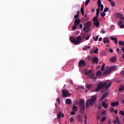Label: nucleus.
<instances>
[{"label":"nucleus","mask_w":124,"mask_h":124,"mask_svg":"<svg viewBox=\"0 0 124 124\" xmlns=\"http://www.w3.org/2000/svg\"><path fill=\"white\" fill-rule=\"evenodd\" d=\"M98 9H96V16L93 18L94 26L96 28L99 27V20H98V16H99V12H100V6L101 5V0H98L97 1Z\"/></svg>","instance_id":"f257e3e1"},{"label":"nucleus","mask_w":124,"mask_h":124,"mask_svg":"<svg viewBox=\"0 0 124 124\" xmlns=\"http://www.w3.org/2000/svg\"><path fill=\"white\" fill-rule=\"evenodd\" d=\"M111 85H112V82H110L108 84L106 83V82H100L97 85V87L95 89V92H100L101 89H103V88H105L106 90L109 88V87H111Z\"/></svg>","instance_id":"f03ea898"},{"label":"nucleus","mask_w":124,"mask_h":124,"mask_svg":"<svg viewBox=\"0 0 124 124\" xmlns=\"http://www.w3.org/2000/svg\"><path fill=\"white\" fill-rule=\"evenodd\" d=\"M96 98H97V97L96 95H94L93 96H92L90 99L87 100L86 102L87 108H89V106H93V105L95 103Z\"/></svg>","instance_id":"7ed1b4c3"},{"label":"nucleus","mask_w":124,"mask_h":124,"mask_svg":"<svg viewBox=\"0 0 124 124\" xmlns=\"http://www.w3.org/2000/svg\"><path fill=\"white\" fill-rule=\"evenodd\" d=\"M82 40V38H81L80 36H78L76 37H73L71 39V42L74 44L75 45H78L80 44L81 43V41Z\"/></svg>","instance_id":"20e7f679"},{"label":"nucleus","mask_w":124,"mask_h":124,"mask_svg":"<svg viewBox=\"0 0 124 124\" xmlns=\"http://www.w3.org/2000/svg\"><path fill=\"white\" fill-rule=\"evenodd\" d=\"M106 70L104 72V74H109L111 71H115L117 69L116 66H111L110 67L107 66L105 68Z\"/></svg>","instance_id":"39448f33"},{"label":"nucleus","mask_w":124,"mask_h":124,"mask_svg":"<svg viewBox=\"0 0 124 124\" xmlns=\"http://www.w3.org/2000/svg\"><path fill=\"white\" fill-rule=\"evenodd\" d=\"M80 113L84 114L85 113V101L84 100H81L79 102Z\"/></svg>","instance_id":"423d86ee"},{"label":"nucleus","mask_w":124,"mask_h":124,"mask_svg":"<svg viewBox=\"0 0 124 124\" xmlns=\"http://www.w3.org/2000/svg\"><path fill=\"white\" fill-rule=\"evenodd\" d=\"M92 70H90L88 71V70L87 69H84V75H87L88 76H89V78L91 79H93V76H94V75L93 73H92Z\"/></svg>","instance_id":"0eeeda50"},{"label":"nucleus","mask_w":124,"mask_h":124,"mask_svg":"<svg viewBox=\"0 0 124 124\" xmlns=\"http://www.w3.org/2000/svg\"><path fill=\"white\" fill-rule=\"evenodd\" d=\"M62 97H68V96H70L71 94L68 92V90H67L66 89H63L62 91Z\"/></svg>","instance_id":"6e6552de"},{"label":"nucleus","mask_w":124,"mask_h":124,"mask_svg":"<svg viewBox=\"0 0 124 124\" xmlns=\"http://www.w3.org/2000/svg\"><path fill=\"white\" fill-rule=\"evenodd\" d=\"M124 18H120L118 21V25L120 29H124Z\"/></svg>","instance_id":"1a4fd4ad"},{"label":"nucleus","mask_w":124,"mask_h":124,"mask_svg":"<svg viewBox=\"0 0 124 124\" xmlns=\"http://www.w3.org/2000/svg\"><path fill=\"white\" fill-rule=\"evenodd\" d=\"M77 121H78L79 123H83L84 119H83V116L80 114H78L77 116Z\"/></svg>","instance_id":"9d476101"},{"label":"nucleus","mask_w":124,"mask_h":124,"mask_svg":"<svg viewBox=\"0 0 124 124\" xmlns=\"http://www.w3.org/2000/svg\"><path fill=\"white\" fill-rule=\"evenodd\" d=\"M79 67H82V66H86V63L84 60H80L78 62Z\"/></svg>","instance_id":"9b49d317"},{"label":"nucleus","mask_w":124,"mask_h":124,"mask_svg":"<svg viewBox=\"0 0 124 124\" xmlns=\"http://www.w3.org/2000/svg\"><path fill=\"white\" fill-rule=\"evenodd\" d=\"M109 94L108 93V92H105L104 93L103 95H102L100 99V101H102L103 100L104 98H106L107 97V96Z\"/></svg>","instance_id":"f8f14e48"},{"label":"nucleus","mask_w":124,"mask_h":124,"mask_svg":"<svg viewBox=\"0 0 124 124\" xmlns=\"http://www.w3.org/2000/svg\"><path fill=\"white\" fill-rule=\"evenodd\" d=\"M92 62H93L94 63H96V64H97V63H98V62H99V60H98V57L93 58Z\"/></svg>","instance_id":"ddd939ff"},{"label":"nucleus","mask_w":124,"mask_h":124,"mask_svg":"<svg viewBox=\"0 0 124 124\" xmlns=\"http://www.w3.org/2000/svg\"><path fill=\"white\" fill-rule=\"evenodd\" d=\"M110 39L113 41H114L115 45H118V39H117V38H114L112 36H110Z\"/></svg>","instance_id":"4468645a"},{"label":"nucleus","mask_w":124,"mask_h":124,"mask_svg":"<svg viewBox=\"0 0 124 124\" xmlns=\"http://www.w3.org/2000/svg\"><path fill=\"white\" fill-rule=\"evenodd\" d=\"M81 22V20H80V19H76L74 21V24L78 26V25H79V24H80V23Z\"/></svg>","instance_id":"2eb2a0df"},{"label":"nucleus","mask_w":124,"mask_h":124,"mask_svg":"<svg viewBox=\"0 0 124 124\" xmlns=\"http://www.w3.org/2000/svg\"><path fill=\"white\" fill-rule=\"evenodd\" d=\"M110 62H117V57H113L110 59Z\"/></svg>","instance_id":"dca6fc26"},{"label":"nucleus","mask_w":124,"mask_h":124,"mask_svg":"<svg viewBox=\"0 0 124 124\" xmlns=\"http://www.w3.org/2000/svg\"><path fill=\"white\" fill-rule=\"evenodd\" d=\"M91 26H92V23L90 21L86 22L84 25V27H86V28H89V29Z\"/></svg>","instance_id":"f3484780"},{"label":"nucleus","mask_w":124,"mask_h":124,"mask_svg":"<svg viewBox=\"0 0 124 124\" xmlns=\"http://www.w3.org/2000/svg\"><path fill=\"white\" fill-rule=\"evenodd\" d=\"M84 17V18H83L82 19V21H83V22H86V21H89V17H88V15L85 14Z\"/></svg>","instance_id":"a211bd4d"},{"label":"nucleus","mask_w":124,"mask_h":124,"mask_svg":"<svg viewBox=\"0 0 124 124\" xmlns=\"http://www.w3.org/2000/svg\"><path fill=\"white\" fill-rule=\"evenodd\" d=\"M116 16L117 18H120V19H124V16L120 13H117L116 14Z\"/></svg>","instance_id":"6ab92c4d"},{"label":"nucleus","mask_w":124,"mask_h":124,"mask_svg":"<svg viewBox=\"0 0 124 124\" xmlns=\"http://www.w3.org/2000/svg\"><path fill=\"white\" fill-rule=\"evenodd\" d=\"M103 43L105 44L109 43V39H108V38L105 37L103 38Z\"/></svg>","instance_id":"aec40b11"},{"label":"nucleus","mask_w":124,"mask_h":124,"mask_svg":"<svg viewBox=\"0 0 124 124\" xmlns=\"http://www.w3.org/2000/svg\"><path fill=\"white\" fill-rule=\"evenodd\" d=\"M106 51L104 50H102L100 53V56L101 57H103V56H106Z\"/></svg>","instance_id":"412c9836"},{"label":"nucleus","mask_w":124,"mask_h":124,"mask_svg":"<svg viewBox=\"0 0 124 124\" xmlns=\"http://www.w3.org/2000/svg\"><path fill=\"white\" fill-rule=\"evenodd\" d=\"M102 106L104 108H108V105L105 101L102 102Z\"/></svg>","instance_id":"4be33fe9"},{"label":"nucleus","mask_w":124,"mask_h":124,"mask_svg":"<svg viewBox=\"0 0 124 124\" xmlns=\"http://www.w3.org/2000/svg\"><path fill=\"white\" fill-rule=\"evenodd\" d=\"M65 103L66 104H68L69 105H70V104H71V100L69 99H66L65 100Z\"/></svg>","instance_id":"5701e85b"},{"label":"nucleus","mask_w":124,"mask_h":124,"mask_svg":"<svg viewBox=\"0 0 124 124\" xmlns=\"http://www.w3.org/2000/svg\"><path fill=\"white\" fill-rule=\"evenodd\" d=\"M86 88L88 90H91L93 88V84H87Z\"/></svg>","instance_id":"b1692460"},{"label":"nucleus","mask_w":124,"mask_h":124,"mask_svg":"<svg viewBox=\"0 0 124 124\" xmlns=\"http://www.w3.org/2000/svg\"><path fill=\"white\" fill-rule=\"evenodd\" d=\"M118 44H119V45H120L122 46H124V41H119L118 42Z\"/></svg>","instance_id":"393cba45"},{"label":"nucleus","mask_w":124,"mask_h":124,"mask_svg":"<svg viewBox=\"0 0 124 124\" xmlns=\"http://www.w3.org/2000/svg\"><path fill=\"white\" fill-rule=\"evenodd\" d=\"M89 30H90V27H84L83 29L84 31H85V32L89 31Z\"/></svg>","instance_id":"a878e982"},{"label":"nucleus","mask_w":124,"mask_h":124,"mask_svg":"<svg viewBox=\"0 0 124 124\" xmlns=\"http://www.w3.org/2000/svg\"><path fill=\"white\" fill-rule=\"evenodd\" d=\"M105 68V63H103L102 65V67L101 68V70L102 71H104Z\"/></svg>","instance_id":"bb28decb"},{"label":"nucleus","mask_w":124,"mask_h":124,"mask_svg":"<svg viewBox=\"0 0 124 124\" xmlns=\"http://www.w3.org/2000/svg\"><path fill=\"white\" fill-rule=\"evenodd\" d=\"M115 119L116 120V122L117 124H121V122H120V120L119 119V117L116 116Z\"/></svg>","instance_id":"cd10ccee"},{"label":"nucleus","mask_w":124,"mask_h":124,"mask_svg":"<svg viewBox=\"0 0 124 124\" xmlns=\"http://www.w3.org/2000/svg\"><path fill=\"white\" fill-rule=\"evenodd\" d=\"M80 12L82 14V16H84V7H81V9H80Z\"/></svg>","instance_id":"c85d7f7f"},{"label":"nucleus","mask_w":124,"mask_h":124,"mask_svg":"<svg viewBox=\"0 0 124 124\" xmlns=\"http://www.w3.org/2000/svg\"><path fill=\"white\" fill-rule=\"evenodd\" d=\"M110 5H111L112 7H114L116 5V4L115 3V2H114V1H111L110 2Z\"/></svg>","instance_id":"c756f323"},{"label":"nucleus","mask_w":124,"mask_h":124,"mask_svg":"<svg viewBox=\"0 0 124 124\" xmlns=\"http://www.w3.org/2000/svg\"><path fill=\"white\" fill-rule=\"evenodd\" d=\"M73 110L74 112H76V111H77V106H74L73 107Z\"/></svg>","instance_id":"7c9ffc66"},{"label":"nucleus","mask_w":124,"mask_h":124,"mask_svg":"<svg viewBox=\"0 0 124 124\" xmlns=\"http://www.w3.org/2000/svg\"><path fill=\"white\" fill-rule=\"evenodd\" d=\"M87 118H88V116H87V115L85 114V117H84L85 124H87Z\"/></svg>","instance_id":"2f4dec72"},{"label":"nucleus","mask_w":124,"mask_h":124,"mask_svg":"<svg viewBox=\"0 0 124 124\" xmlns=\"http://www.w3.org/2000/svg\"><path fill=\"white\" fill-rule=\"evenodd\" d=\"M56 101L58 102V104H60V103H61V98L60 97H58L56 99Z\"/></svg>","instance_id":"473e14b6"},{"label":"nucleus","mask_w":124,"mask_h":124,"mask_svg":"<svg viewBox=\"0 0 124 124\" xmlns=\"http://www.w3.org/2000/svg\"><path fill=\"white\" fill-rule=\"evenodd\" d=\"M96 76H99L101 74V71H98L96 72Z\"/></svg>","instance_id":"72a5a7b5"},{"label":"nucleus","mask_w":124,"mask_h":124,"mask_svg":"<svg viewBox=\"0 0 124 124\" xmlns=\"http://www.w3.org/2000/svg\"><path fill=\"white\" fill-rule=\"evenodd\" d=\"M100 11L101 12H102L103 11V8L104 7V6H103V4H101V5H100Z\"/></svg>","instance_id":"f704fd0d"},{"label":"nucleus","mask_w":124,"mask_h":124,"mask_svg":"<svg viewBox=\"0 0 124 124\" xmlns=\"http://www.w3.org/2000/svg\"><path fill=\"white\" fill-rule=\"evenodd\" d=\"M94 54H98V48H96L93 51Z\"/></svg>","instance_id":"c9c22d12"},{"label":"nucleus","mask_w":124,"mask_h":124,"mask_svg":"<svg viewBox=\"0 0 124 124\" xmlns=\"http://www.w3.org/2000/svg\"><path fill=\"white\" fill-rule=\"evenodd\" d=\"M109 11V8H106L104 9L103 12L105 13V12H108Z\"/></svg>","instance_id":"e433bc0d"},{"label":"nucleus","mask_w":124,"mask_h":124,"mask_svg":"<svg viewBox=\"0 0 124 124\" xmlns=\"http://www.w3.org/2000/svg\"><path fill=\"white\" fill-rule=\"evenodd\" d=\"M124 87L123 86L120 87L119 88L120 92H123V91H124Z\"/></svg>","instance_id":"4c0bfd02"},{"label":"nucleus","mask_w":124,"mask_h":124,"mask_svg":"<svg viewBox=\"0 0 124 124\" xmlns=\"http://www.w3.org/2000/svg\"><path fill=\"white\" fill-rule=\"evenodd\" d=\"M119 113L120 115H121V116H124V111L123 110H120L119 111Z\"/></svg>","instance_id":"58836bf2"},{"label":"nucleus","mask_w":124,"mask_h":124,"mask_svg":"<svg viewBox=\"0 0 124 124\" xmlns=\"http://www.w3.org/2000/svg\"><path fill=\"white\" fill-rule=\"evenodd\" d=\"M94 41H97L98 40V35L96 36V37H93Z\"/></svg>","instance_id":"ea45409f"},{"label":"nucleus","mask_w":124,"mask_h":124,"mask_svg":"<svg viewBox=\"0 0 124 124\" xmlns=\"http://www.w3.org/2000/svg\"><path fill=\"white\" fill-rule=\"evenodd\" d=\"M62 112H59L58 114V118H60L62 117Z\"/></svg>","instance_id":"a19ab883"},{"label":"nucleus","mask_w":124,"mask_h":124,"mask_svg":"<svg viewBox=\"0 0 124 124\" xmlns=\"http://www.w3.org/2000/svg\"><path fill=\"white\" fill-rule=\"evenodd\" d=\"M106 121V118L105 117H103L101 119V122L102 123H104Z\"/></svg>","instance_id":"79ce46f5"},{"label":"nucleus","mask_w":124,"mask_h":124,"mask_svg":"<svg viewBox=\"0 0 124 124\" xmlns=\"http://www.w3.org/2000/svg\"><path fill=\"white\" fill-rule=\"evenodd\" d=\"M90 0H87L85 1V6H87V5H88V4H89V2H90Z\"/></svg>","instance_id":"37998d69"},{"label":"nucleus","mask_w":124,"mask_h":124,"mask_svg":"<svg viewBox=\"0 0 124 124\" xmlns=\"http://www.w3.org/2000/svg\"><path fill=\"white\" fill-rule=\"evenodd\" d=\"M101 17H105V16L106 15L104 12L101 13Z\"/></svg>","instance_id":"c03bdc74"},{"label":"nucleus","mask_w":124,"mask_h":124,"mask_svg":"<svg viewBox=\"0 0 124 124\" xmlns=\"http://www.w3.org/2000/svg\"><path fill=\"white\" fill-rule=\"evenodd\" d=\"M79 14H77L76 16H74V19H78L79 17Z\"/></svg>","instance_id":"a18cd8bd"},{"label":"nucleus","mask_w":124,"mask_h":124,"mask_svg":"<svg viewBox=\"0 0 124 124\" xmlns=\"http://www.w3.org/2000/svg\"><path fill=\"white\" fill-rule=\"evenodd\" d=\"M110 113H113L114 112V108H110Z\"/></svg>","instance_id":"49530a36"},{"label":"nucleus","mask_w":124,"mask_h":124,"mask_svg":"<svg viewBox=\"0 0 124 124\" xmlns=\"http://www.w3.org/2000/svg\"><path fill=\"white\" fill-rule=\"evenodd\" d=\"M77 25H76V24H74L73 25V26L72 27V30H76V26Z\"/></svg>","instance_id":"de8ad7c7"},{"label":"nucleus","mask_w":124,"mask_h":124,"mask_svg":"<svg viewBox=\"0 0 124 124\" xmlns=\"http://www.w3.org/2000/svg\"><path fill=\"white\" fill-rule=\"evenodd\" d=\"M90 35H88L86 38H85V39H86V40H89V39H90Z\"/></svg>","instance_id":"09e8293b"},{"label":"nucleus","mask_w":124,"mask_h":124,"mask_svg":"<svg viewBox=\"0 0 124 124\" xmlns=\"http://www.w3.org/2000/svg\"><path fill=\"white\" fill-rule=\"evenodd\" d=\"M111 105L112 107H115V102H113L112 103H111Z\"/></svg>","instance_id":"8fccbe9b"},{"label":"nucleus","mask_w":124,"mask_h":124,"mask_svg":"<svg viewBox=\"0 0 124 124\" xmlns=\"http://www.w3.org/2000/svg\"><path fill=\"white\" fill-rule=\"evenodd\" d=\"M74 121V120L73 119V118L71 117L70 118V122L71 123H73V121Z\"/></svg>","instance_id":"3c124183"},{"label":"nucleus","mask_w":124,"mask_h":124,"mask_svg":"<svg viewBox=\"0 0 124 124\" xmlns=\"http://www.w3.org/2000/svg\"><path fill=\"white\" fill-rule=\"evenodd\" d=\"M101 113L105 115V114H106V110H104L103 111L101 112Z\"/></svg>","instance_id":"603ef678"},{"label":"nucleus","mask_w":124,"mask_h":124,"mask_svg":"<svg viewBox=\"0 0 124 124\" xmlns=\"http://www.w3.org/2000/svg\"><path fill=\"white\" fill-rule=\"evenodd\" d=\"M121 75H122V76H124V71H122L121 72Z\"/></svg>","instance_id":"864d4df0"},{"label":"nucleus","mask_w":124,"mask_h":124,"mask_svg":"<svg viewBox=\"0 0 124 124\" xmlns=\"http://www.w3.org/2000/svg\"><path fill=\"white\" fill-rule=\"evenodd\" d=\"M115 106H118V105H119V102H115Z\"/></svg>","instance_id":"5fc2aeb1"},{"label":"nucleus","mask_w":124,"mask_h":124,"mask_svg":"<svg viewBox=\"0 0 124 124\" xmlns=\"http://www.w3.org/2000/svg\"><path fill=\"white\" fill-rule=\"evenodd\" d=\"M99 118H100V116L99 115H97L96 117L97 121H99Z\"/></svg>","instance_id":"6e6d98bb"},{"label":"nucleus","mask_w":124,"mask_h":124,"mask_svg":"<svg viewBox=\"0 0 124 124\" xmlns=\"http://www.w3.org/2000/svg\"><path fill=\"white\" fill-rule=\"evenodd\" d=\"M71 115H75V111H73L71 112Z\"/></svg>","instance_id":"4d7b16f0"},{"label":"nucleus","mask_w":124,"mask_h":124,"mask_svg":"<svg viewBox=\"0 0 124 124\" xmlns=\"http://www.w3.org/2000/svg\"><path fill=\"white\" fill-rule=\"evenodd\" d=\"M109 52H110V53H113V49H112V48H109Z\"/></svg>","instance_id":"13d9d810"},{"label":"nucleus","mask_w":124,"mask_h":124,"mask_svg":"<svg viewBox=\"0 0 124 124\" xmlns=\"http://www.w3.org/2000/svg\"><path fill=\"white\" fill-rule=\"evenodd\" d=\"M97 78L96 77H94L93 78V81L94 82V81H95V80H96Z\"/></svg>","instance_id":"bf43d9fd"},{"label":"nucleus","mask_w":124,"mask_h":124,"mask_svg":"<svg viewBox=\"0 0 124 124\" xmlns=\"http://www.w3.org/2000/svg\"><path fill=\"white\" fill-rule=\"evenodd\" d=\"M79 28L80 29H82L83 28V25L82 24H79Z\"/></svg>","instance_id":"052dcab7"},{"label":"nucleus","mask_w":124,"mask_h":124,"mask_svg":"<svg viewBox=\"0 0 124 124\" xmlns=\"http://www.w3.org/2000/svg\"><path fill=\"white\" fill-rule=\"evenodd\" d=\"M98 110H100V109H101V105L98 106Z\"/></svg>","instance_id":"680f3d73"},{"label":"nucleus","mask_w":124,"mask_h":124,"mask_svg":"<svg viewBox=\"0 0 124 124\" xmlns=\"http://www.w3.org/2000/svg\"><path fill=\"white\" fill-rule=\"evenodd\" d=\"M114 114H118V110L115 109L114 110Z\"/></svg>","instance_id":"e2e57ef3"},{"label":"nucleus","mask_w":124,"mask_h":124,"mask_svg":"<svg viewBox=\"0 0 124 124\" xmlns=\"http://www.w3.org/2000/svg\"><path fill=\"white\" fill-rule=\"evenodd\" d=\"M102 40V37H100V38H99L98 41L100 42V41H101Z\"/></svg>","instance_id":"0e129e2a"},{"label":"nucleus","mask_w":124,"mask_h":124,"mask_svg":"<svg viewBox=\"0 0 124 124\" xmlns=\"http://www.w3.org/2000/svg\"><path fill=\"white\" fill-rule=\"evenodd\" d=\"M116 51H117V52L119 53V52H120V48H117L116 49Z\"/></svg>","instance_id":"69168bd1"},{"label":"nucleus","mask_w":124,"mask_h":124,"mask_svg":"<svg viewBox=\"0 0 124 124\" xmlns=\"http://www.w3.org/2000/svg\"><path fill=\"white\" fill-rule=\"evenodd\" d=\"M101 33L104 34V33H105V31H101Z\"/></svg>","instance_id":"338daca9"},{"label":"nucleus","mask_w":124,"mask_h":124,"mask_svg":"<svg viewBox=\"0 0 124 124\" xmlns=\"http://www.w3.org/2000/svg\"><path fill=\"white\" fill-rule=\"evenodd\" d=\"M122 58H123V60H124V54H123Z\"/></svg>","instance_id":"774afa93"}]
</instances>
